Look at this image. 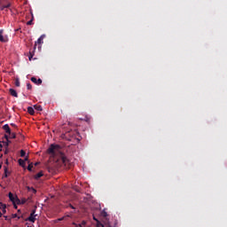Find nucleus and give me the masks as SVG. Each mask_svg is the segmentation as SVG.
I'll return each instance as SVG.
<instances>
[{"instance_id": "f257e3e1", "label": "nucleus", "mask_w": 227, "mask_h": 227, "mask_svg": "<svg viewBox=\"0 0 227 227\" xmlns=\"http://www.w3.org/2000/svg\"><path fill=\"white\" fill-rule=\"evenodd\" d=\"M48 153L54 156L59 153L60 162H62L66 168H70V160L67 159V156H65L63 153H61V146H59V145L51 144L48 148Z\"/></svg>"}, {"instance_id": "f03ea898", "label": "nucleus", "mask_w": 227, "mask_h": 227, "mask_svg": "<svg viewBox=\"0 0 227 227\" xmlns=\"http://www.w3.org/2000/svg\"><path fill=\"white\" fill-rule=\"evenodd\" d=\"M36 209H33L30 215L25 219V221H29V223H35L36 221Z\"/></svg>"}, {"instance_id": "7ed1b4c3", "label": "nucleus", "mask_w": 227, "mask_h": 227, "mask_svg": "<svg viewBox=\"0 0 227 227\" xmlns=\"http://www.w3.org/2000/svg\"><path fill=\"white\" fill-rule=\"evenodd\" d=\"M9 200L13 203V205H15V203H17V205H20V199L17 196H13V193L9 192Z\"/></svg>"}, {"instance_id": "20e7f679", "label": "nucleus", "mask_w": 227, "mask_h": 227, "mask_svg": "<svg viewBox=\"0 0 227 227\" xmlns=\"http://www.w3.org/2000/svg\"><path fill=\"white\" fill-rule=\"evenodd\" d=\"M45 38V35H41L38 39H37V41L35 42V46H34V49H36V44L38 43L39 45L41 44V43H43V39Z\"/></svg>"}, {"instance_id": "39448f33", "label": "nucleus", "mask_w": 227, "mask_h": 227, "mask_svg": "<svg viewBox=\"0 0 227 227\" xmlns=\"http://www.w3.org/2000/svg\"><path fill=\"white\" fill-rule=\"evenodd\" d=\"M0 42L6 43L8 42V37L3 35V30H0Z\"/></svg>"}, {"instance_id": "423d86ee", "label": "nucleus", "mask_w": 227, "mask_h": 227, "mask_svg": "<svg viewBox=\"0 0 227 227\" xmlns=\"http://www.w3.org/2000/svg\"><path fill=\"white\" fill-rule=\"evenodd\" d=\"M3 129L6 132V134H12V129H10V125L8 124L4 125Z\"/></svg>"}, {"instance_id": "0eeeda50", "label": "nucleus", "mask_w": 227, "mask_h": 227, "mask_svg": "<svg viewBox=\"0 0 227 227\" xmlns=\"http://www.w3.org/2000/svg\"><path fill=\"white\" fill-rule=\"evenodd\" d=\"M30 80L32 81V82H34V84H42V79L40 78L37 80L36 77H32Z\"/></svg>"}, {"instance_id": "6e6552de", "label": "nucleus", "mask_w": 227, "mask_h": 227, "mask_svg": "<svg viewBox=\"0 0 227 227\" xmlns=\"http://www.w3.org/2000/svg\"><path fill=\"white\" fill-rule=\"evenodd\" d=\"M9 92L12 95V97H15L16 98L19 97V94L17 93V90H13V89H10Z\"/></svg>"}, {"instance_id": "1a4fd4ad", "label": "nucleus", "mask_w": 227, "mask_h": 227, "mask_svg": "<svg viewBox=\"0 0 227 227\" xmlns=\"http://www.w3.org/2000/svg\"><path fill=\"white\" fill-rule=\"evenodd\" d=\"M27 113L28 114H31V116H33V114H35V108H33L32 106H28Z\"/></svg>"}, {"instance_id": "9d476101", "label": "nucleus", "mask_w": 227, "mask_h": 227, "mask_svg": "<svg viewBox=\"0 0 227 227\" xmlns=\"http://www.w3.org/2000/svg\"><path fill=\"white\" fill-rule=\"evenodd\" d=\"M43 176V172H39L35 176V179L38 180Z\"/></svg>"}, {"instance_id": "9b49d317", "label": "nucleus", "mask_w": 227, "mask_h": 227, "mask_svg": "<svg viewBox=\"0 0 227 227\" xmlns=\"http://www.w3.org/2000/svg\"><path fill=\"white\" fill-rule=\"evenodd\" d=\"M34 108L35 109V111H43V107H42V106L40 105H35Z\"/></svg>"}, {"instance_id": "f8f14e48", "label": "nucleus", "mask_w": 227, "mask_h": 227, "mask_svg": "<svg viewBox=\"0 0 227 227\" xmlns=\"http://www.w3.org/2000/svg\"><path fill=\"white\" fill-rule=\"evenodd\" d=\"M19 164H20V166H26V160H24L22 159H20L19 160Z\"/></svg>"}, {"instance_id": "ddd939ff", "label": "nucleus", "mask_w": 227, "mask_h": 227, "mask_svg": "<svg viewBox=\"0 0 227 227\" xmlns=\"http://www.w3.org/2000/svg\"><path fill=\"white\" fill-rule=\"evenodd\" d=\"M15 86H17V88L20 87V81L19 80V78L15 80Z\"/></svg>"}, {"instance_id": "4468645a", "label": "nucleus", "mask_w": 227, "mask_h": 227, "mask_svg": "<svg viewBox=\"0 0 227 227\" xmlns=\"http://www.w3.org/2000/svg\"><path fill=\"white\" fill-rule=\"evenodd\" d=\"M27 170H28V171H33V163H30V164L27 166Z\"/></svg>"}, {"instance_id": "2eb2a0df", "label": "nucleus", "mask_w": 227, "mask_h": 227, "mask_svg": "<svg viewBox=\"0 0 227 227\" xmlns=\"http://www.w3.org/2000/svg\"><path fill=\"white\" fill-rule=\"evenodd\" d=\"M1 205L3 207L2 212H3V214H4L6 212V205H4V204H1Z\"/></svg>"}, {"instance_id": "dca6fc26", "label": "nucleus", "mask_w": 227, "mask_h": 227, "mask_svg": "<svg viewBox=\"0 0 227 227\" xmlns=\"http://www.w3.org/2000/svg\"><path fill=\"white\" fill-rule=\"evenodd\" d=\"M33 89V85H31V83H27V90H32Z\"/></svg>"}, {"instance_id": "f3484780", "label": "nucleus", "mask_w": 227, "mask_h": 227, "mask_svg": "<svg viewBox=\"0 0 227 227\" xmlns=\"http://www.w3.org/2000/svg\"><path fill=\"white\" fill-rule=\"evenodd\" d=\"M20 157H26V151L24 150L20 151Z\"/></svg>"}, {"instance_id": "a211bd4d", "label": "nucleus", "mask_w": 227, "mask_h": 227, "mask_svg": "<svg viewBox=\"0 0 227 227\" xmlns=\"http://www.w3.org/2000/svg\"><path fill=\"white\" fill-rule=\"evenodd\" d=\"M27 26H33V18L32 20L27 22Z\"/></svg>"}, {"instance_id": "6ab92c4d", "label": "nucleus", "mask_w": 227, "mask_h": 227, "mask_svg": "<svg viewBox=\"0 0 227 227\" xmlns=\"http://www.w3.org/2000/svg\"><path fill=\"white\" fill-rule=\"evenodd\" d=\"M12 137V139H15L17 137V135H15V133H11L9 134Z\"/></svg>"}, {"instance_id": "aec40b11", "label": "nucleus", "mask_w": 227, "mask_h": 227, "mask_svg": "<svg viewBox=\"0 0 227 227\" xmlns=\"http://www.w3.org/2000/svg\"><path fill=\"white\" fill-rule=\"evenodd\" d=\"M101 215H102L103 217H106V216L107 215V212H106V210H103V211L101 212Z\"/></svg>"}, {"instance_id": "412c9836", "label": "nucleus", "mask_w": 227, "mask_h": 227, "mask_svg": "<svg viewBox=\"0 0 227 227\" xmlns=\"http://www.w3.org/2000/svg\"><path fill=\"white\" fill-rule=\"evenodd\" d=\"M4 8H10V4H7V5H4V6L1 8V10H4Z\"/></svg>"}, {"instance_id": "4be33fe9", "label": "nucleus", "mask_w": 227, "mask_h": 227, "mask_svg": "<svg viewBox=\"0 0 227 227\" xmlns=\"http://www.w3.org/2000/svg\"><path fill=\"white\" fill-rule=\"evenodd\" d=\"M74 224L75 227H82V224H81V223H78V224L77 223H74Z\"/></svg>"}, {"instance_id": "5701e85b", "label": "nucleus", "mask_w": 227, "mask_h": 227, "mask_svg": "<svg viewBox=\"0 0 227 227\" xmlns=\"http://www.w3.org/2000/svg\"><path fill=\"white\" fill-rule=\"evenodd\" d=\"M11 125L12 127H14V129H17V125L15 123H12Z\"/></svg>"}, {"instance_id": "b1692460", "label": "nucleus", "mask_w": 227, "mask_h": 227, "mask_svg": "<svg viewBox=\"0 0 227 227\" xmlns=\"http://www.w3.org/2000/svg\"><path fill=\"white\" fill-rule=\"evenodd\" d=\"M8 170L5 168V170H4V175H5V176H8Z\"/></svg>"}, {"instance_id": "393cba45", "label": "nucleus", "mask_w": 227, "mask_h": 227, "mask_svg": "<svg viewBox=\"0 0 227 227\" xmlns=\"http://www.w3.org/2000/svg\"><path fill=\"white\" fill-rule=\"evenodd\" d=\"M69 207L70 208H73V210L75 209V207L72 204H69Z\"/></svg>"}, {"instance_id": "a878e982", "label": "nucleus", "mask_w": 227, "mask_h": 227, "mask_svg": "<svg viewBox=\"0 0 227 227\" xmlns=\"http://www.w3.org/2000/svg\"><path fill=\"white\" fill-rule=\"evenodd\" d=\"M25 160V162H26V160H29V157L26 156L25 160Z\"/></svg>"}, {"instance_id": "bb28decb", "label": "nucleus", "mask_w": 227, "mask_h": 227, "mask_svg": "<svg viewBox=\"0 0 227 227\" xmlns=\"http://www.w3.org/2000/svg\"><path fill=\"white\" fill-rule=\"evenodd\" d=\"M94 221H96V223H98V219H97V217L93 216Z\"/></svg>"}, {"instance_id": "cd10ccee", "label": "nucleus", "mask_w": 227, "mask_h": 227, "mask_svg": "<svg viewBox=\"0 0 227 227\" xmlns=\"http://www.w3.org/2000/svg\"><path fill=\"white\" fill-rule=\"evenodd\" d=\"M3 203L0 202V208L3 210Z\"/></svg>"}, {"instance_id": "c85d7f7f", "label": "nucleus", "mask_w": 227, "mask_h": 227, "mask_svg": "<svg viewBox=\"0 0 227 227\" xmlns=\"http://www.w3.org/2000/svg\"><path fill=\"white\" fill-rule=\"evenodd\" d=\"M12 217L13 218L17 217V214L12 215Z\"/></svg>"}, {"instance_id": "c756f323", "label": "nucleus", "mask_w": 227, "mask_h": 227, "mask_svg": "<svg viewBox=\"0 0 227 227\" xmlns=\"http://www.w3.org/2000/svg\"><path fill=\"white\" fill-rule=\"evenodd\" d=\"M32 191H33V192H35V193L36 192V191L35 190V188H32Z\"/></svg>"}, {"instance_id": "7c9ffc66", "label": "nucleus", "mask_w": 227, "mask_h": 227, "mask_svg": "<svg viewBox=\"0 0 227 227\" xmlns=\"http://www.w3.org/2000/svg\"><path fill=\"white\" fill-rule=\"evenodd\" d=\"M0 217H3V213H1V211H0Z\"/></svg>"}, {"instance_id": "2f4dec72", "label": "nucleus", "mask_w": 227, "mask_h": 227, "mask_svg": "<svg viewBox=\"0 0 227 227\" xmlns=\"http://www.w3.org/2000/svg\"><path fill=\"white\" fill-rule=\"evenodd\" d=\"M13 205H14V208H17V205H15V203Z\"/></svg>"}, {"instance_id": "473e14b6", "label": "nucleus", "mask_w": 227, "mask_h": 227, "mask_svg": "<svg viewBox=\"0 0 227 227\" xmlns=\"http://www.w3.org/2000/svg\"><path fill=\"white\" fill-rule=\"evenodd\" d=\"M1 168H3V165L0 163V169H1Z\"/></svg>"}, {"instance_id": "72a5a7b5", "label": "nucleus", "mask_w": 227, "mask_h": 227, "mask_svg": "<svg viewBox=\"0 0 227 227\" xmlns=\"http://www.w3.org/2000/svg\"><path fill=\"white\" fill-rule=\"evenodd\" d=\"M35 166H38V162H36V163L35 164Z\"/></svg>"}, {"instance_id": "f704fd0d", "label": "nucleus", "mask_w": 227, "mask_h": 227, "mask_svg": "<svg viewBox=\"0 0 227 227\" xmlns=\"http://www.w3.org/2000/svg\"><path fill=\"white\" fill-rule=\"evenodd\" d=\"M82 224H86V222L83 221V222H82Z\"/></svg>"}, {"instance_id": "c9c22d12", "label": "nucleus", "mask_w": 227, "mask_h": 227, "mask_svg": "<svg viewBox=\"0 0 227 227\" xmlns=\"http://www.w3.org/2000/svg\"><path fill=\"white\" fill-rule=\"evenodd\" d=\"M5 138L8 139V136L5 135Z\"/></svg>"}, {"instance_id": "e433bc0d", "label": "nucleus", "mask_w": 227, "mask_h": 227, "mask_svg": "<svg viewBox=\"0 0 227 227\" xmlns=\"http://www.w3.org/2000/svg\"><path fill=\"white\" fill-rule=\"evenodd\" d=\"M22 216H18V219H20Z\"/></svg>"}, {"instance_id": "4c0bfd02", "label": "nucleus", "mask_w": 227, "mask_h": 227, "mask_svg": "<svg viewBox=\"0 0 227 227\" xmlns=\"http://www.w3.org/2000/svg\"><path fill=\"white\" fill-rule=\"evenodd\" d=\"M5 217V219H7L8 218V216H4Z\"/></svg>"}]
</instances>
